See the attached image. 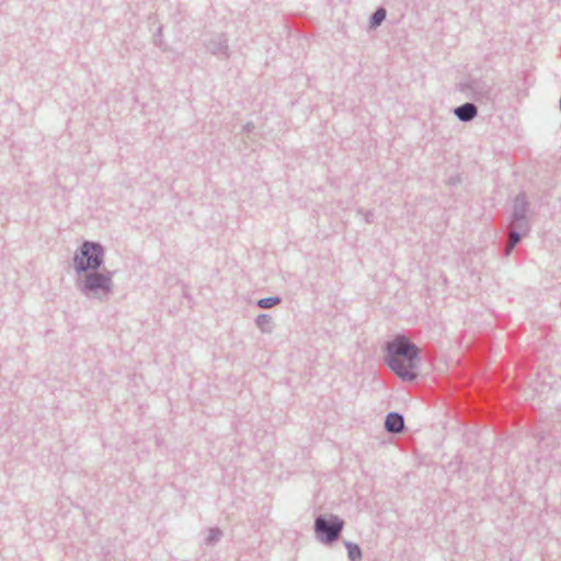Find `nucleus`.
Returning <instances> with one entry per match:
<instances>
[{
    "mask_svg": "<svg viewBox=\"0 0 561 561\" xmlns=\"http://www.w3.org/2000/svg\"><path fill=\"white\" fill-rule=\"evenodd\" d=\"M385 360L401 379L412 380L416 377L419 350L403 335H398L387 344Z\"/></svg>",
    "mask_w": 561,
    "mask_h": 561,
    "instance_id": "obj_1",
    "label": "nucleus"
},
{
    "mask_svg": "<svg viewBox=\"0 0 561 561\" xmlns=\"http://www.w3.org/2000/svg\"><path fill=\"white\" fill-rule=\"evenodd\" d=\"M102 255L103 251L99 244L85 242L81 248L80 254L76 255L75 262L81 271L96 268L102 262Z\"/></svg>",
    "mask_w": 561,
    "mask_h": 561,
    "instance_id": "obj_2",
    "label": "nucleus"
},
{
    "mask_svg": "<svg viewBox=\"0 0 561 561\" xmlns=\"http://www.w3.org/2000/svg\"><path fill=\"white\" fill-rule=\"evenodd\" d=\"M343 528V522L336 516H331L329 520L319 517L316 520V531L319 535H325V541L335 540Z\"/></svg>",
    "mask_w": 561,
    "mask_h": 561,
    "instance_id": "obj_3",
    "label": "nucleus"
},
{
    "mask_svg": "<svg viewBox=\"0 0 561 561\" xmlns=\"http://www.w3.org/2000/svg\"><path fill=\"white\" fill-rule=\"evenodd\" d=\"M111 280L107 276L102 274H92L88 276L87 287L89 289L110 290Z\"/></svg>",
    "mask_w": 561,
    "mask_h": 561,
    "instance_id": "obj_4",
    "label": "nucleus"
},
{
    "mask_svg": "<svg viewBox=\"0 0 561 561\" xmlns=\"http://www.w3.org/2000/svg\"><path fill=\"white\" fill-rule=\"evenodd\" d=\"M403 417L398 413H389L386 417L385 426L387 431L399 433L403 428Z\"/></svg>",
    "mask_w": 561,
    "mask_h": 561,
    "instance_id": "obj_5",
    "label": "nucleus"
},
{
    "mask_svg": "<svg viewBox=\"0 0 561 561\" xmlns=\"http://www.w3.org/2000/svg\"><path fill=\"white\" fill-rule=\"evenodd\" d=\"M455 113L459 119L469 121L476 116L477 110H476L474 105H472L470 103H466V104L457 107Z\"/></svg>",
    "mask_w": 561,
    "mask_h": 561,
    "instance_id": "obj_6",
    "label": "nucleus"
},
{
    "mask_svg": "<svg viewBox=\"0 0 561 561\" xmlns=\"http://www.w3.org/2000/svg\"><path fill=\"white\" fill-rule=\"evenodd\" d=\"M348 557L352 561H358L362 557L360 549L356 545L347 543Z\"/></svg>",
    "mask_w": 561,
    "mask_h": 561,
    "instance_id": "obj_7",
    "label": "nucleus"
},
{
    "mask_svg": "<svg viewBox=\"0 0 561 561\" xmlns=\"http://www.w3.org/2000/svg\"><path fill=\"white\" fill-rule=\"evenodd\" d=\"M386 18V11L383 9H378L373 18H371V25L378 26Z\"/></svg>",
    "mask_w": 561,
    "mask_h": 561,
    "instance_id": "obj_8",
    "label": "nucleus"
},
{
    "mask_svg": "<svg viewBox=\"0 0 561 561\" xmlns=\"http://www.w3.org/2000/svg\"><path fill=\"white\" fill-rule=\"evenodd\" d=\"M279 302L278 298L270 297L259 300V306L262 308H271Z\"/></svg>",
    "mask_w": 561,
    "mask_h": 561,
    "instance_id": "obj_9",
    "label": "nucleus"
},
{
    "mask_svg": "<svg viewBox=\"0 0 561 561\" xmlns=\"http://www.w3.org/2000/svg\"><path fill=\"white\" fill-rule=\"evenodd\" d=\"M519 241V236L515 232H511L510 242L507 245V253L514 248V245Z\"/></svg>",
    "mask_w": 561,
    "mask_h": 561,
    "instance_id": "obj_10",
    "label": "nucleus"
}]
</instances>
